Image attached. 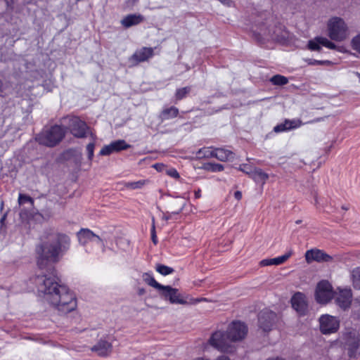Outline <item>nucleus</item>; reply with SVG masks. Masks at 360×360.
<instances>
[{
    "label": "nucleus",
    "instance_id": "obj_50",
    "mask_svg": "<svg viewBox=\"0 0 360 360\" xmlns=\"http://www.w3.org/2000/svg\"><path fill=\"white\" fill-rule=\"evenodd\" d=\"M267 360H285L283 359H280V358H271V359H268Z\"/></svg>",
    "mask_w": 360,
    "mask_h": 360
},
{
    "label": "nucleus",
    "instance_id": "obj_53",
    "mask_svg": "<svg viewBox=\"0 0 360 360\" xmlns=\"http://www.w3.org/2000/svg\"><path fill=\"white\" fill-rule=\"evenodd\" d=\"M136 0H133V1H136Z\"/></svg>",
    "mask_w": 360,
    "mask_h": 360
},
{
    "label": "nucleus",
    "instance_id": "obj_51",
    "mask_svg": "<svg viewBox=\"0 0 360 360\" xmlns=\"http://www.w3.org/2000/svg\"><path fill=\"white\" fill-rule=\"evenodd\" d=\"M3 91V84L2 82L0 81V92Z\"/></svg>",
    "mask_w": 360,
    "mask_h": 360
},
{
    "label": "nucleus",
    "instance_id": "obj_1",
    "mask_svg": "<svg viewBox=\"0 0 360 360\" xmlns=\"http://www.w3.org/2000/svg\"><path fill=\"white\" fill-rule=\"evenodd\" d=\"M49 274L38 275L34 282L39 292L43 293L46 300L61 314H67L77 307L74 294L67 286L58 283L53 266L49 268Z\"/></svg>",
    "mask_w": 360,
    "mask_h": 360
},
{
    "label": "nucleus",
    "instance_id": "obj_7",
    "mask_svg": "<svg viewBox=\"0 0 360 360\" xmlns=\"http://www.w3.org/2000/svg\"><path fill=\"white\" fill-rule=\"evenodd\" d=\"M160 296L165 300L169 301L171 304H186L187 302L179 293L177 288L170 285H163L158 290Z\"/></svg>",
    "mask_w": 360,
    "mask_h": 360
},
{
    "label": "nucleus",
    "instance_id": "obj_43",
    "mask_svg": "<svg viewBox=\"0 0 360 360\" xmlns=\"http://www.w3.org/2000/svg\"><path fill=\"white\" fill-rule=\"evenodd\" d=\"M234 197H235L237 200H240V199H241V198H242V193H241V192H240V191H236V192L234 193Z\"/></svg>",
    "mask_w": 360,
    "mask_h": 360
},
{
    "label": "nucleus",
    "instance_id": "obj_30",
    "mask_svg": "<svg viewBox=\"0 0 360 360\" xmlns=\"http://www.w3.org/2000/svg\"><path fill=\"white\" fill-rule=\"evenodd\" d=\"M352 278L354 287L360 289V268H356L352 271Z\"/></svg>",
    "mask_w": 360,
    "mask_h": 360
},
{
    "label": "nucleus",
    "instance_id": "obj_14",
    "mask_svg": "<svg viewBox=\"0 0 360 360\" xmlns=\"http://www.w3.org/2000/svg\"><path fill=\"white\" fill-rule=\"evenodd\" d=\"M292 307L300 314L304 315L308 309L304 295L301 292L295 293L291 299Z\"/></svg>",
    "mask_w": 360,
    "mask_h": 360
},
{
    "label": "nucleus",
    "instance_id": "obj_48",
    "mask_svg": "<svg viewBox=\"0 0 360 360\" xmlns=\"http://www.w3.org/2000/svg\"><path fill=\"white\" fill-rule=\"evenodd\" d=\"M145 292L146 291H145V290L143 288H140L139 290V295H143L145 293Z\"/></svg>",
    "mask_w": 360,
    "mask_h": 360
},
{
    "label": "nucleus",
    "instance_id": "obj_45",
    "mask_svg": "<svg viewBox=\"0 0 360 360\" xmlns=\"http://www.w3.org/2000/svg\"><path fill=\"white\" fill-rule=\"evenodd\" d=\"M354 345L355 347H356L358 342H359V340H358L357 338L355 337V334L354 333Z\"/></svg>",
    "mask_w": 360,
    "mask_h": 360
},
{
    "label": "nucleus",
    "instance_id": "obj_11",
    "mask_svg": "<svg viewBox=\"0 0 360 360\" xmlns=\"http://www.w3.org/2000/svg\"><path fill=\"white\" fill-rule=\"evenodd\" d=\"M69 127L74 136L84 138L86 136L88 127L86 124L79 117H72L69 118Z\"/></svg>",
    "mask_w": 360,
    "mask_h": 360
},
{
    "label": "nucleus",
    "instance_id": "obj_41",
    "mask_svg": "<svg viewBox=\"0 0 360 360\" xmlns=\"http://www.w3.org/2000/svg\"><path fill=\"white\" fill-rule=\"evenodd\" d=\"M239 169L245 174H247V172H250V170H253L250 167H249L248 165H242L240 166Z\"/></svg>",
    "mask_w": 360,
    "mask_h": 360
},
{
    "label": "nucleus",
    "instance_id": "obj_40",
    "mask_svg": "<svg viewBox=\"0 0 360 360\" xmlns=\"http://www.w3.org/2000/svg\"><path fill=\"white\" fill-rule=\"evenodd\" d=\"M151 238L153 240V243L155 245L158 243V239L155 233V225H153V229L151 231Z\"/></svg>",
    "mask_w": 360,
    "mask_h": 360
},
{
    "label": "nucleus",
    "instance_id": "obj_42",
    "mask_svg": "<svg viewBox=\"0 0 360 360\" xmlns=\"http://www.w3.org/2000/svg\"><path fill=\"white\" fill-rule=\"evenodd\" d=\"M153 167L155 168L158 171L162 172L164 171L166 167L163 164L157 163L153 165Z\"/></svg>",
    "mask_w": 360,
    "mask_h": 360
},
{
    "label": "nucleus",
    "instance_id": "obj_27",
    "mask_svg": "<svg viewBox=\"0 0 360 360\" xmlns=\"http://www.w3.org/2000/svg\"><path fill=\"white\" fill-rule=\"evenodd\" d=\"M111 146L114 148L115 152H119L122 150H127L131 147L127 144L124 140H117L111 143Z\"/></svg>",
    "mask_w": 360,
    "mask_h": 360
},
{
    "label": "nucleus",
    "instance_id": "obj_18",
    "mask_svg": "<svg viewBox=\"0 0 360 360\" xmlns=\"http://www.w3.org/2000/svg\"><path fill=\"white\" fill-rule=\"evenodd\" d=\"M302 125V122L300 119L285 120L274 128V131L276 133L282 132L290 129H294Z\"/></svg>",
    "mask_w": 360,
    "mask_h": 360
},
{
    "label": "nucleus",
    "instance_id": "obj_2",
    "mask_svg": "<svg viewBox=\"0 0 360 360\" xmlns=\"http://www.w3.org/2000/svg\"><path fill=\"white\" fill-rule=\"evenodd\" d=\"M70 245V237L62 233H51L46 240L37 246V265L40 269L48 266L49 262H56L60 254L67 251Z\"/></svg>",
    "mask_w": 360,
    "mask_h": 360
},
{
    "label": "nucleus",
    "instance_id": "obj_36",
    "mask_svg": "<svg viewBox=\"0 0 360 360\" xmlns=\"http://www.w3.org/2000/svg\"><path fill=\"white\" fill-rule=\"evenodd\" d=\"M115 152L114 150V148L111 146V143L108 145L105 146L101 150L99 154L101 155H108L111 154L112 153Z\"/></svg>",
    "mask_w": 360,
    "mask_h": 360
},
{
    "label": "nucleus",
    "instance_id": "obj_32",
    "mask_svg": "<svg viewBox=\"0 0 360 360\" xmlns=\"http://www.w3.org/2000/svg\"><path fill=\"white\" fill-rule=\"evenodd\" d=\"M271 82L276 85H283L286 84L288 82V79L279 75H275L271 78Z\"/></svg>",
    "mask_w": 360,
    "mask_h": 360
},
{
    "label": "nucleus",
    "instance_id": "obj_28",
    "mask_svg": "<svg viewBox=\"0 0 360 360\" xmlns=\"http://www.w3.org/2000/svg\"><path fill=\"white\" fill-rule=\"evenodd\" d=\"M148 182V180H139L137 181L127 182L124 184V186L129 189H139L144 186Z\"/></svg>",
    "mask_w": 360,
    "mask_h": 360
},
{
    "label": "nucleus",
    "instance_id": "obj_15",
    "mask_svg": "<svg viewBox=\"0 0 360 360\" xmlns=\"http://www.w3.org/2000/svg\"><path fill=\"white\" fill-rule=\"evenodd\" d=\"M77 235L79 243L82 245H86L89 242L94 240L103 245L102 239L88 229H82Z\"/></svg>",
    "mask_w": 360,
    "mask_h": 360
},
{
    "label": "nucleus",
    "instance_id": "obj_35",
    "mask_svg": "<svg viewBox=\"0 0 360 360\" xmlns=\"http://www.w3.org/2000/svg\"><path fill=\"white\" fill-rule=\"evenodd\" d=\"M25 202H30L32 205H33L34 200L29 195H24V194H19V196H18L19 205H22Z\"/></svg>",
    "mask_w": 360,
    "mask_h": 360
},
{
    "label": "nucleus",
    "instance_id": "obj_8",
    "mask_svg": "<svg viewBox=\"0 0 360 360\" xmlns=\"http://www.w3.org/2000/svg\"><path fill=\"white\" fill-rule=\"evenodd\" d=\"M335 292L332 291V286L329 282L322 281L317 285L316 290V300L319 303L326 304L333 297Z\"/></svg>",
    "mask_w": 360,
    "mask_h": 360
},
{
    "label": "nucleus",
    "instance_id": "obj_23",
    "mask_svg": "<svg viewBox=\"0 0 360 360\" xmlns=\"http://www.w3.org/2000/svg\"><path fill=\"white\" fill-rule=\"evenodd\" d=\"M179 115V109L176 107L172 106L163 109L159 115V119L161 122L176 117Z\"/></svg>",
    "mask_w": 360,
    "mask_h": 360
},
{
    "label": "nucleus",
    "instance_id": "obj_6",
    "mask_svg": "<svg viewBox=\"0 0 360 360\" xmlns=\"http://www.w3.org/2000/svg\"><path fill=\"white\" fill-rule=\"evenodd\" d=\"M278 321V315L269 309L262 311L258 315V326L264 332L271 330Z\"/></svg>",
    "mask_w": 360,
    "mask_h": 360
},
{
    "label": "nucleus",
    "instance_id": "obj_25",
    "mask_svg": "<svg viewBox=\"0 0 360 360\" xmlns=\"http://www.w3.org/2000/svg\"><path fill=\"white\" fill-rule=\"evenodd\" d=\"M142 278L146 283L155 288L157 290H158L160 288H162V284L157 282L150 274L144 273L142 276Z\"/></svg>",
    "mask_w": 360,
    "mask_h": 360
},
{
    "label": "nucleus",
    "instance_id": "obj_20",
    "mask_svg": "<svg viewBox=\"0 0 360 360\" xmlns=\"http://www.w3.org/2000/svg\"><path fill=\"white\" fill-rule=\"evenodd\" d=\"M292 252H289L285 253V255L275 257V258H270V259H264L260 261L259 265L261 266H271V265H280L285 262L291 256Z\"/></svg>",
    "mask_w": 360,
    "mask_h": 360
},
{
    "label": "nucleus",
    "instance_id": "obj_19",
    "mask_svg": "<svg viewBox=\"0 0 360 360\" xmlns=\"http://www.w3.org/2000/svg\"><path fill=\"white\" fill-rule=\"evenodd\" d=\"M144 20V17L141 14H130L124 17L121 20L123 27L129 28L131 26L140 24Z\"/></svg>",
    "mask_w": 360,
    "mask_h": 360
},
{
    "label": "nucleus",
    "instance_id": "obj_9",
    "mask_svg": "<svg viewBox=\"0 0 360 360\" xmlns=\"http://www.w3.org/2000/svg\"><path fill=\"white\" fill-rule=\"evenodd\" d=\"M319 326L323 334H330L338 330L340 321L335 316L324 314L319 318Z\"/></svg>",
    "mask_w": 360,
    "mask_h": 360
},
{
    "label": "nucleus",
    "instance_id": "obj_21",
    "mask_svg": "<svg viewBox=\"0 0 360 360\" xmlns=\"http://www.w3.org/2000/svg\"><path fill=\"white\" fill-rule=\"evenodd\" d=\"M247 174H248L249 176L252 178L255 182L262 184V185L264 184L266 180L269 179V175L259 168H254L253 170L247 172Z\"/></svg>",
    "mask_w": 360,
    "mask_h": 360
},
{
    "label": "nucleus",
    "instance_id": "obj_13",
    "mask_svg": "<svg viewBox=\"0 0 360 360\" xmlns=\"http://www.w3.org/2000/svg\"><path fill=\"white\" fill-rule=\"evenodd\" d=\"M321 46H324L329 49H333L335 45L328 39L323 37H316L309 41L307 47L310 51H319Z\"/></svg>",
    "mask_w": 360,
    "mask_h": 360
},
{
    "label": "nucleus",
    "instance_id": "obj_38",
    "mask_svg": "<svg viewBox=\"0 0 360 360\" xmlns=\"http://www.w3.org/2000/svg\"><path fill=\"white\" fill-rule=\"evenodd\" d=\"M95 144L94 143H90L86 146V151L88 154V159L91 161L94 157Z\"/></svg>",
    "mask_w": 360,
    "mask_h": 360
},
{
    "label": "nucleus",
    "instance_id": "obj_47",
    "mask_svg": "<svg viewBox=\"0 0 360 360\" xmlns=\"http://www.w3.org/2000/svg\"><path fill=\"white\" fill-rule=\"evenodd\" d=\"M6 218V214H4V215L1 218V219H0V223H1V224H4V221H5Z\"/></svg>",
    "mask_w": 360,
    "mask_h": 360
},
{
    "label": "nucleus",
    "instance_id": "obj_16",
    "mask_svg": "<svg viewBox=\"0 0 360 360\" xmlns=\"http://www.w3.org/2000/svg\"><path fill=\"white\" fill-rule=\"evenodd\" d=\"M91 349L92 352H96L98 356L104 357L110 354L112 350V345L105 340H100Z\"/></svg>",
    "mask_w": 360,
    "mask_h": 360
},
{
    "label": "nucleus",
    "instance_id": "obj_24",
    "mask_svg": "<svg viewBox=\"0 0 360 360\" xmlns=\"http://www.w3.org/2000/svg\"><path fill=\"white\" fill-rule=\"evenodd\" d=\"M174 205L176 206V209L174 210L171 212L165 214L162 219L167 221L171 219L172 214H179L183 210L185 204L182 200H177L174 202Z\"/></svg>",
    "mask_w": 360,
    "mask_h": 360
},
{
    "label": "nucleus",
    "instance_id": "obj_17",
    "mask_svg": "<svg viewBox=\"0 0 360 360\" xmlns=\"http://www.w3.org/2000/svg\"><path fill=\"white\" fill-rule=\"evenodd\" d=\"M156 48L142 47L137 49L131 58L133 62H143L153 56L154 50Z\"/></svg>",
    "mask_w": 360,
    "mask_h": 360
},
{
    "label": "nucleus",
    "instance_id": "obj_52",
    "mask_svg": "<svg viewBox=\"0 0 360 360\" xmlns=\"http://www.w3.org/2000/svg\"><path fill=\"white\" fill-rule=\"evenodd\" d=\"M295 223H296L297 224H301V223H302V220H301V219H298V220H297V221H295Z\"/></svg>",
    "mask_w": 360,
    "mask_h": 360
},
{
    "label": "nucleus",
    "instance_id": "obj_12",
    "mask_svg": "<svg viewBox=\"0 0 360 360\" xmlns=\"http://www.w3.org/2000/svg\"><path fill=\"white\" fill-rule=\"evenodd\" d=\"M305 259L307 263L313 261L318 262H331L333 260L332 256L319 249L309 250L305 252Z\"/></svg>",
    "mask_w": 360,
    "mask_h": 360
},
{
    "label": "nucleus",
    "instance_id": "obj_39",
    "mask_svg": "<svg viewBox=\"0 0 360 360\" xmlns=\"http://www.w3.org/2000/svg\"><path fill=\"white\" fill-rule=\"evenodd\" d=\"M165 172L168 176H169L172 178H174L176 179H179L180 178L179 172L174 168L166 169Z\"/></svg>",
    "mask_w": 360,
    "mask_h": 360
},
{
    "label": "nucleus",
    "instance_id": "obj_3",
    "mask_svg": "<svg viewBox=\"0 0 360 360\" xmlns=\"http://www.w3.org/2000/svg\"><path fill=\"white\" fill-rule=\"evenodd\" d=\"M248 334L247 326L241 321H233L226 332L217 331L209 340L210 345L224 353H233L236 350L234 342L243 340Z\"/></svg>",
    "mask_w": 360,
    "mask_h": 360
},
{
    "label": "nucleus",
    "instance_id": "obj_49",
    "mask_svg": "<svg viewBox=\"0 0 360 360\" xmlns=\"http://www.w3.org/2000/svg\"><path fill=\"white\" fill-rule=\"evenodd\" d=\"M195 195L196 198H199L200 196V191H196Z\"/></svg>",
    "mask_w": 360,
    "mask_h": 360
},
{
    "label": "nucleus",
    "instance_id": "obj_10",
    "mask_svg": "<svg viewBox=\"0 0 360 360\" xmlns=\"http://www.w3.org/2000/svg\"><path fill=\"white\" fill-rule=\"evenodd\" d=\"M335 303L341 309L346 310L350 307L352 292L350 288H338V292H335L334 295Z\"/></svg>",
    "mask_w": 360,
    "mask_h": 360
},
{
    "label": "nucleus",
    "instance_id": "obj_5",
    "mask_svg": "<svg viewBox=\"0 0 360 360\" xmlns=\"http://www.w3.org/2000/svg\"><path fill=\"white\" fill-rule=\"evenodd\" d=\"M327 28L329 37L334 41H343L349 35L345 22L338 17L331 18L328 22Z\"/></svg>",
    "mask_w": 360,
    "mask_h": 360
},
{
    "label": "nucleus",
    "instance_id": "obj_44",
    "mask_svg": "<svg viewBox=\"0 0 360 360\" xmlns=\"http://www.w3.org/2000/svg\"><path fill=\"white\" fill-rule=\"evenodd\" d=\"M215 360H231L228 356L221 355L218 356Z\"/></svg>",
    "mask_w": 360,
    "mask_h": 360
},
{
    "label": "nucleus",
    "instance_id": "obj_37",
    "mask_svg": "<svg viewBox=\"0 0 360 360\" xmlns=\"http://www.w3.org/2000/svg\"><path fill=\"white\" fill-rule=\"evenodd\" d=\"M352 48L360 53V34L357 35L352 40Z\"/></svg>",
    "mask_w": 360,
    "mask_h": 360
},
{
    "label": "nucleus",
    "instance_id": "obj_4",
    "mask_svg": "<svg viewBox=\"0 0 360 360\" xmlns=\"http://www.w3.org/2000/svg\"><path fill=\"white\" fill-rule=\"evenodd\" d=\"M65 133L64 129L60 126L54 125L39 134L37 140L40 144L53 147L62 141Z\"/></svg>",
    "mask_w": 360,
    "mask_h": 360
},
{
    "label": "nucleus",
    "instance_id": "obj_22",
    "mask_svg": "<svg viewBox=\"0 0 360 360\" xmlns=\"http://www.w3.org/2000/svg\"><path fill=\"white\" fill-rule=\"evenodd\" d=\"M214 158L220 161H229L234 158V153L224 148H215L214 153Z\"/></svg>",
    "mask_w": 360,
    "mask_h": 360
},
{
    "label": "nucleus",
    "instance_id": "obj_33",
    "mask_svg": "<svg viewBox=\"0 0 360 360\" xmlns=\"http://www.w3.org/2000/svg\"><path fill=\"white\" fill-rule=\"evenodd\" d=\"M307 65H312V66H318V65H330V62L329 60H314L311 58H308L306 60Z\"/></svg>",
    "mask_w": 360,
    "mask_h": 360
},
{
    "label": "nucleus",
    "instance_id": "obj_46",
    "mask_svg": "<svg viewBox=\"0 0 360 360\" xmlns=\"http://www.w3.org/2000/svg\"><path fill=\"white\" fill-rule=\"evenodd\" d=\"M270 38L274 40H280V38L277 36H274V34L270 35Z\"/></svg>",
    "mask_w": 360,
    "mask_h": 360
},
{
    "label": "nucleus",
    "instance_id": "obj_29",
    "mask_svg": "<svg viewBox=\"0 0 360 360\" xmlns=\"http://www.w3.org/2000/svg\"><path fill=\"white\" fill-rule=\"evenodd\" d=\"M155 269L158 273L163 276H167L174 271L173 268L161 264H158L155 266Z\"/></svg>",
    "mask_w": 360,
    "mask_h": 360
},
{
    "label": "nucleus",
    "instance_id": "obj_26",
    "mask_svg": "<svg viewBox=\"0 0 360 360\" xmlns=\"http://www.w3.org/2000/svg\"><path fill=\"white\" fill-rule=\"evenodd\" d=\"M214 149L209 147L200 148L196 153L198 158H214Z\"/></svg>",
    "mask_w": 360,
    "mask_h": 360
},
{
    "label": "nucleus",
    "instance_id": "obj_31",
    "mask_svg": "<svg viewBox=\"0 0 360 360\" xmlns=\"http://www.w3.org/2000/svg\"><path fill=\"white\" fill-rule=\"evenodd\" d=\"M191 87L190 86H186L184 88L178 89L175 94V97L177 101L183 99L184 97L186 96L191 91Z\"/></svg>",
    "mask_w": 360,
    "mask_h": 360
},
{
    "label": "nucleus",
    "instance_id": "obj_34",
    "mask_svg": "<svg viewBox=\"0 0 360 360\" xmlns=\"http://www.w3.org/2000/svg\"><path fill=\"white\" fill-rule=\"evenodd\" d=\"M205 169L211 172H221L224 170V166L218 163H209L205 165Z\"/></svg>",
    "mask_w": 360,
    "mask_h": 360
}]
</instances>
